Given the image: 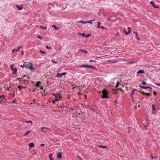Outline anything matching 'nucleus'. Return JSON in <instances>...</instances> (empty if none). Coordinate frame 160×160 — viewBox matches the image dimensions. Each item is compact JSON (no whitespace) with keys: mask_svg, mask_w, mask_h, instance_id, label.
I'll list each match as a JSON object with an SVG mask.
<instances>
[{"mask_svg":"<svg viewBox=\"0 0 160 160\" xmlns=\"http://www.w3.org/2000/svg\"><path fill=\"white\" fill-rule=\"evenodd\" d=\"M21 54L22 55H23L24 54V52L23 51H21Z\"/></svg>","mask_w":160,"mask_h":160,"instance_id":"52","label":"nucleus"},{"mask_svg":"<svg viewBox=\"0 0 160 160\" xmlns=\"http://www.w3.org/2000/svg\"><path fill=\"white\" fill-rule=\"evenodd\" d=\"M41 131L43 132H46L47 130H49V128L47 127H42L41 128Z\"/></svg>","mask_w":160,"mask_h":160,"instance_id":"6","label":"nucleus"},{"mask_svg":"<svg viewBox=\"0 0 160 160\" xmlns=\"http://www.w3.org/2000/svg\"><path fill=\"white\" fill-rule=\"evenodd\" d=\"M150 4L152 5L155 8H159V7L158 6H156L154 4V2H153V1H151L150 2Z\"/></svg>","mask_w":160,"mask_h":160,"instance_id":"9","label":"nucleus"},{"mask_svg":"<svg viewBox=\"0 0 160 160\" xmlns=\"http://www.w3.org/2000/svg\"><path fill=\"white\" fill-rule=\"evenodd\" d=\"M19 51V49H18V48L17 49H13L12 52L13 53H15V51H17V52H18Z\"/></svg>","mask_w":160,"mask_h":160,"instance_id":"29","label":"nucleus"},{"mask_svg":"<svg viewBox=\"0 0 160 160\" xmlns=\"http://www.w3.org/2000/svg\"><path fill=\"white\" fill-rule=\"evenodd\" d=\"M62 76V75H66L67 74V73L66 72H63L62 73H61Z\"/></svg>","mask_w":160,"mask_h":160,"instance_id":"40","label":"nucleus"},{"mask_svg":"<svg viewBox=\"0 0 160 160\" xmlns=\"http://www.w3.org/2000/svg\"><path fill=\"white\" fill-rule=\"evenodd\" d=\"M145 73V71L142 70H139L137 72V74L141 73V74H144Z\"/></svg>","mask_w":160,"mask_h":160,"instance_id":"11","label":"nucleus"},{"mask_svg":"<svg viewBox=\"0 0 160 160\" xmlns=\"http://www.w3.org/2000/svg\"><path fill=\"white\" fill-rule=\"evenodd\" d=\"M29 122H30L31 123V124H32V121H25V123H28Z\"/></svg>","mask_w":160,"mask_h":160,"instance_id":"25","label":"nucleus"},{"mask_svg":"<svg viewBox=\"0 0 160 160\" xmlns=\"http://www.w3.org/2000/svg\"><path fill=\"white\" fill-rule=\"evenodd\" d=\"M40 89L43 90V87H41Z\"/></svg>","mask_w":160,"mask_h":160,"instance_id":"54","label":"nucleus"},{"mask_svg":"<svg viewBox=\"0 0 160 160\" xmlns=\"http://www.w3.org/2000/svg\"><path fill=\"white\" fill-rule=\"evenodd\" d=\"M101 91H99V93H101Z\"/></svg>","mask_w":160,"mask_h":160,"instance_id":"58","label":"nucleus"},{"mask_svg":"<svg viewBox=\"0 0 160 160\" xmlns=\"http://www.w3.org/2000/svg\"><path fill=\"white\" fill-rule=\"evenodd\" d=\"M22 48V47H21V46H20L18 47V49H19H19H20V48Z\"/></svg>","mask_w":160,"mask_h":160,"instance_id":"49","label":"nucleus"},{"mask_svg":"<svg viewBox=\"0 0 160 160\" xmlns=\"http://www.w3.org/2000/svg\"><path fill=\"white\" fill-rule=\"evenodd\" d=\"M20 66L22 68H24V67L25 66V65L24 64H23V65H20Z\"/></svg>","mask_w":160,"mask_h":160,"instance_id":"44","label":"nucleus"},{"mask_svg":"<svg viewBox=\"0 0 160 160\" xmlns=\"http://www.w3.org/2000/svg\"><path fill=\"white\" fill-rule=\"evenodd\" d=\"M93 61H93V60H90V61H89V62H93Z\"/></svg>","mask_w":160,"mask_h":160,"instance_id":"55","label":"nucleus"},{"mask_svg":"<svg viewBox=\"0 0 160 160\" xmlns=\"http://www.w3.org/2000/svg\"><path fill=\"white\" fill-rule=\"evenodd\" d=\"M55 101H55V99L54 100L52 101V102H53V103H54Z\"/></svg>","mask_w":160,"mask_h":160,"instance_id":"53","label":"nucleus"},{"mask_svg":"<svg viewBox=\"0 0 160 160\" xmlns=\"http://www.w3.org/2000/svg\"><path fill=\"white\" fill-rule=\"evenodd\" d=\"M152 110L153 111V112H152V113L153 114V113H154L153 112H154L155 111V106L154 105H152Z\"/></svg>","mask_w":160,"mask_h":160,"instance_id":"14","label":"nucleus"},{"mask_svg":"<svg viewBox=\"0 0 160 160\" xmlns=\"http://www.w3.org/2000/svg\"><path fill=\"white\" fill-rule=\"evenodd\" d=\"M121 91H122V89H120Z\"/></svg>","mask_w":160,"mask_h":160,"instance_id":"60","label":"nucleus"},{"mask_svg":"<svg viewBox=\"0 0 160 160\" xmlns=\"http://www.w3.org/2000/svg\"><path fill=\"white\" fill-rule=\"evenodd\" d=\"M30 66L28 68L31 70H33L34 69V68L32 67V63L29 64Z\"/></svg>","mask_w":160,"mask_h":160,"instance_id":"10","label":"nucleus"},{"mask_svg":"<svg viewBox=\"0 0 160 160\" xmlns=\"http://www.w3.org/2000/svg\"><path fill=\"white\" fill-rule=\"evenodd\" d=\"M30 133V131H27L26 133H25V134H24V136H27L28 135L29 133Z\"/></svg>","mask_w":160,"mask_h":160,"instance_id":"28","label":"nucleus"},{"mask_svg":"<svg viewBox=\"0 0 160 160\" xmlns=\"http://www.w3.org/2000/svg\"><path fill=\"white\" fill-rule=\"evenodd\" d=\"M100 58V57H98L97 58Z\"/></svg>","mask_w":160,"mask_h":160,"instance_id":"61","label":"nucleus"},{"mask_svg":"<svg viewBox=\"0 0 160 160\" xmlns=\"http://www.w3.org/2000/svg\"><path fill=\"white\" fill-rule=\"evenodd\" d=\"M16 7L19 10H21L22 9V7H21L18 5H16Z\"/></svg>","mask_w":160,"mask_h":160,"instance_id":"20","label":"nucleus"},{"mask_svg":"<svg viewBox=\"0 0 160 160\" xmlns=\"http://www.w3.org/2000/svg\"><path fill=\"white\" fill-rule=\"evenodd\" d=\"M95 20V19L92 20H88L86 21L87 23H89L90 24H92V21H93Z\"/></svg>","mask_w":160,"mask_h":160,"instance_id":"13","label":"nucleus"},{"mask_svg":"<svg viewBox=\"0 0 160 160\" xmlns=\"http://www.w3.org/2000/svg\"><path fill=\"white\" fill-rule=\"evenodd\" d=\"M98 146L99 147L101 148H107V147L104 146L99 145H98Z\"/></svg>","mask_w":160,"mask_h":160,"instance_id":"17","label":"nucleus"},{"mask_svg":"<svg viewBox=\"0 0 160 160\" xmlns=\"http://www.w3.org/2000/svg\"><path fill=\"white\" fill-rule=\"evenodd\" d=\"M137 92V90L136 89H133L131 93L130 96L131 98V99L132 101L134 103V100L133 99V95L135 94Z\"/></svg>","mask_w":160,"mask_h":160,"instance_id":"4","label":"nucleus"},{"mask_svg":"<svg viewBox=\"0 0 160 160\" xmlns=\"http://www.w3.org/2000/svg\"><path fill=\"white\" fill-rule=\"evenodd\" d=\"M52 26L54 28L56 29V30H58V29H59V27H58V28H57L56 26L55 25H53Z\"/></svg>","mask_w":160,"mask_h":160,"instance_id":"27","label":"nucleus"},{"mask_svg":"<svg viewBox=\"0 0 160 160\" xmlns=\"http://www.w3.org/2000/svg\"><path fill=\"white\" fill-rule=\"evenodd\" d=\"M40 27L42 28V29H46V27H43L41 25L40 26Z\"/></svg>","mask_w":160,"mask_h":160,"instance_id":"39","label":"nucleus"},{"mask_svg":"<svg viewBox=\"0 0 160 160\" xmlns=\"http://www.w3.org/2000/svg\"><path fill=\"white\" fill-rule=\"evenodd\" d=\"M41 83V82H38V83L36 84V86L38 87H40V84Z\"/></svg>","mask_w":160,"mask_h":160,"instance_id":"21","label":"nucleus"},{"mask_svg":"<svg viewBox=\"0 0 160 160\" xmlns=\"http://www.w3.org/2000/svg\"><path fill=\"white\" fill-rule=\"evenodd\" d=\"M41 146H45V145L44 144H41Z\"/></svg>","mask_w":160,"mask_h":160,"instance_id":"56","label":"nucleus"},{"mask_svg":"<svg viewBox=\"0 0 160 160\" xmlns=\"http://www.w3.org/2000/svg\"><path fill=\"white\" fill-rule=\"evenodd\" d=\"M119 84H120L119 82H117V83H116V86H115V87L116 88H118V86L119 85Z\"/></svg>","mask_w":160,"mask_h":160,"instance_id":"26","label":"nucleus"},{"mask_svg":"<svg viewBox=\"0 0 160 160\" xmlns=\"http://www.w3.org/2000/svg\"><path fill=\"white\" fill-rule=\"evenodd\" d=\"M52 95L55 96L56 99L55 101H58L61 99L62 96L61 93H57L56 94L53 93Z\"/></svg>","mask_w":160,"mask_h":160,"instance_id":"1","label":"nucleus"},{"mask_svg":"<svg viewBox=\"0 0 160 160\" xmlns=\"http://www.w3.org/2000/svg\"><path fill=\"white\" fill-rule=\"evenodd\" d=\"M85 96V97H87V96H86V95H85V96Z\"/></svg>","mask_w":160,"mask_h":160,"instance_id":"59","label":"nucleus"},{"mask_svg":"<svg viewBox=\"0 0 160 160\" xmlns=\"http://www.w3.org/2000/svg\"><path fill=\"white\" fill-rule=\"evenodd\" d=\"M14 65H10V68L12 70V72L14 73H16V72L17 71V69L15 67H14Z\"/></svg>","mask_w":160,"mask_h":160,"instance_id":"5","label":"nucleus"},{"mask_svg":"<svg viewBox=\"0 0 160 160\" xmlns=\"http://www.w3.org/2000/svg\"><path fill=\"white\" fill-rule=\"evenodd\" d=\"M139 86L141 88L144 89L148 88L149 89V91H150L151 92V91L152 90V88H151L148 86H143L141 85H140Z\"/></svg>","mask_w":160,"mask_h":160,"instance_id":"7","label":"nucleus"},{"mask_svg":"<svg viewBox=\"0 0 160 160\" xmlns=\"http://www.w3.org/2000/svg\"><path fill=\"white\" fill-rule=\"evenodd\" d=\"M16 102V101L15 100H14L12 102V103H15Z\"/></svg>","mask_w":160,"mask_h":160,"instance_id":"47","label":"nucleus"},{"mask_svg":"<svg viewBox=\"0 0 160 160\" xmlns=\"http://www.w3.org/2000/svg\"><path fill=\"white\" fill-rule=\"evenodd\" d=\"M35 90H36V89H35V88L34 89H33V92H34V91H35Z\"/></svg>","mask_w":160,"mask_h":160,"instance_id":"57","label":"nucleus"},{"mask_svg":"<svg viewBox=\"0 0 160 160\" xmlns=\"http://www.w3.org/2000/svg\"><path fill=\"white\" fill-rule=\"evenodd\" d=\"M1 101H0V103H1Z\"/></svg>","mask_w":160,"mask_h":160,"instance_id":"63","label":"nucleus"},{"mask_svg":"<svg viewBox=\"0 0 160 160\" xmlns=\"http://www.w3.org/2000/svg\"><path fill=\"white\" fill-rule=\"evenodd\" d=\"M100 28H102V29H104L105 28L103 26H100Z\"/></svg>","mask_w":160,"mask_h":160,"instance_id":"46","label":"nucleus"},{"mask_svg":"<svg viewBox=\"0 0 160 160\" xmlns=\"http://www.w3.org/2000/svg\"><path fill=\"white\" fill-rule=\"evenodd\" d=\"M142 93L143 94L146 95L148 96H150V93H146L143 92V91H142Z\"/></svg>","mask_w":160,"mask_h":160,"instance_id":"12","label":"nucleus"},{"mask_svg":"<svg viewBox=\"0 0 160 160\" xmlns=\"http://www.w3.org/2000/svg\"><path fill=\"white\" fill-rule=\"evenodd\" d=\"M26 63L25 64V67L28 68L30 66L29 64H30V63H28L27 64H26V63Z\"/></svg>","mask_w":160,"mask_h":160,"instance_id":"24","label":"nucleus"},{"mask_svg":"<svg viewBox=\"0 0 160 160\" xmlns=\"http://www.w3.org/2000/svg\"><path fill=\"white\" fill-rule=\"evenodd\" d=\"M80 50L82 52L84 53H87L88 52V51L86 50H84L83 49H81Z\"/></svg>","mask_w":160,"mask_h":160,"instance_id":"31","label":"nucleus"},{"mask_svg":"<svg viewBox=\"0 0 160 160\" xmlns=\"http://www.w3.org/2000/svg\"><path fill=\"white\" fill-rule=\"evenodd\" d=\"M51 61L52 62H54V63H57V62L55 61L54 60H51Z\"/></svg>","mask_w":160,"mask_h":160,"instance_id":"38","label":"nucleus"},{"mask_svg":"<svg viewBox=\"0 0 160 160\" xmlns=\"http://www.w3.org/2000/svg\"><path fill=\"white\" fill-rule=\"evenodd\" d=\"M157 1H158V0H156Z\"/></svg>","mask_w":160,"mask_h":160,"instance_id":"62","label":"nucleus"},{"mask_svg":"<svg viewBox=\"0 0 160 160\" xmlns=\"http://www.w3.org/2000/svg\"><path fill=\"white\" fill-rule=\"evenodd\" d=\"M40 52L42 53V54H45V51H42V50H40Z\"/></svg>","mask_w":160,"mask_h":160,"instance_id":"33","label":"nucleus"},{"mask_svg":"<svg viewBox=\"0 0 160 160\" xmlns=\"http://www.w3.org/2000/svg\"><path fill=\"white\" fill-rule=\"evenodd\" d=\"M85 67L87 68L92 69H95L96 68H95L94 66L93 65L91 66L88 65H81L80 67Z\"/></svg>","mask_w":160,"mask_h":160,"instance_id":"3","label":"nucleus"},{"mask_svg":"<svg viewBox=\"0 0 160 160\" xmlns=\"http://www.w3.org/2000/svg\"><path fill=\"white\" fill-rule=\"evenodd\" d=\"M153 94H154V95H156V92H153Z\"/></svg>","mask_w":160,"mask_h":160,"instance_id":"51","label":"nucleus"},{"mask_svg":"<svg viewBox=\"0 0 160 160\" xmlns=\"http://www.w3.org/2000/svg\"><path fill=\"white\" fill-rule=\"evenodd\" d=\"M101 24V22L100 21H98V25H97V27L98 28H100V25Z\"/></svg>","mask_w":160,"mask_h":160,"instance_id":"30","label":"nucleus"},{"mask_svg":"<svg viewBox=\"0 0 160 160\" xmlns=\"http://www.w3.org/2000/svg\"><path fill=\"white\" fill-rule=\"evenodd\" d=\"M23 77L24 78H27L28 79L29 78H28V76H26V75H24V76H23Z\"/></svg>","mask_w":160,"mask_h":160,"instance_id":"37","label":"nucleus"},{"mask_svg":"<svg viewBox=\"0 0 160 160\" xmlns=\"http://www.w3.org/2000/svg\"><path fill=\"white\" fill-rule=\"evenodd\" d=\"M78 22L79 23H82L83 24H86V21H82V20H80V21H78Z\"/></svg>","mask_w":160,"mask_h":160,"instance_id":"19","label":"nucleus"},{"mask_svg":"<svg viewBox=\"0 0 160 160\" xmlns=\"http://www.w3.org/2000/svg\"><path fill=\"white\" fill-rule=\"evenodd\" d=\"M29 146L31 147H33L34 146V143L31 142L29 143Z\"/></svg>","mask_w":160,"mask_h":160,"instance_id":"15","label":"nucleus"},{"mask_svg":"<svg viewBox=\"0 0 160 160\" xmlns=\"http://www.w3.org/2000/svg\"><path fill=\"white\" fill-rule=\"evenodd\" d=\"M124 33H125V34L127 35H128V34H129V33H131L130 32V31H128V32H127L126 31L125 29H124Z\"/></svg>","mask_w":160,"mask_h":160,"instance_id":"16","label":"nucleus"},{"mask_svg":"<svg viewBox=\"0 0 160 160\" xmlns=\"http://www.w3.org/2000/svg\"><path fill=\"white\" fill-rule=\"evenodd\" d=\"M18 88H19V90H21V88H23V87L22 86H18Z\"/></svg>","mask_w":160,"mask_h":160,"instance_id":"32","label":"nucleus"},{"mask_svg":"<svg viewBox=\"0 0 160 160\" xmlns=\"http://www.w3.org/2000/svg\"><path fill=\"white\" fill-rule=\"evenodd\" d=\"M37 37L38 38H39L40 39H42V37H41V36H37Z\"/></svg>","mask_w":160,"mask_h":160,"instance_id":"41","label":"nucleus"},{"mask_svg":"<svg viewBox=\"0 0 160 160\" xmlns=\"http://www.w3.org/2000/svg\"><path fill=\"white\" fill-rule=\"evenodd\" d=\"M56 76L57 77H60V78H61L62 76L61 73H57L56 75Z\"/></svg>","mask_w":160,"mask_h":160,"instance_id":"18","label":"nucleus"},{"mask_svg":"<svg viewBox=\"0 0 160 160\" xmlns=\"http://www.w3.org/2000/svg\"><path fill=\"white\" fill-rule=\"evenodd\" d=\"M91 36V35L90 34H88L87 35H85V37L86 38H88L89 37H90V36Z\"/></svg>","mask_w":160,"mask_h":160,"instance_id":"35","label":"nucleus"},{"mask_svg":"<svg viewBox=\"0 0 160 160\" xmlns=\"http://www.w3.org/2000/svg\"><path fill=\"white\" fill-rule=\"evenodd\" d=\"M155 158H156V156L155 157Z\"/></svg>","mask_w":160,"mask_h":160,"instance_id":"64","label":"nucleus"},{"mask_svg":"<svg viewBox=\"0 0 160 160\" xmlns=\"http://www.w3.org/2000/svg\"><path fill=\"white\" fill-rule=\"evenodd\" d=\"M46 48H48V49H50L51 48L50 47H48V46H46Z\"/></svg>","mask_w":160,"mask_h":160,"instance_id":"45","label":"nucleus"},{"mask_svg":"<svg viewBox=\"0 0 160 160\" xmlns=\"http://www.w3.org/2000/svg\"><path fill=\"white\" fill-rule=\"evenodd\" d=\"M133 33L135 34H136V38H137V39L138 40H139V39L138 38V33L136 32H133Z\"/></svg>","mask_w":160,"mask_h":160,"instance_id":"22","label":"nucleus"},{"mask_svg":"<svg viewBox=\"0 0 160 160\" xmlns=\"http://www.w3.org/2000/svg\"><path fill=\"white\" fill-rule=\"evenodd\" d=\"M128 31H130V32H131V28L130 27H128Z\"/></svg>","mask_w":160,"mask_h":160,"instance_id":"43","label":"nucleus"},{"mask_svg":"<svg viewBox=\"0 0 160 160\" xmlns=\"http://www.w3.org/2000/svg\"><path fill=\"white\" fill-rule=\"evenodd\" d=\"M108 91L105 89H104L102 91V98H108Z\"/></svg>","mask_w":160,"mask_h":160,"instance_id":"2","label":"nucleus"},{"mask_svg":"<svg viewBox=\"0 0 160 160\" xmlns=\"http://www.w3.org/2000/svg\"><path fill=\"white\" fill-rule=\"evenodd\" d=\"M142 84L143 85H145L146 84V83L145 81H143L142 82Z\"/></svg>","mask_w":160,"mask_h":160,"instance_id":"36","label":"nucleus"},{"mask_svg":"<svg viewBox=\"0 0 160 160\" xmlns=\"http://www.w3.org/2000/svg\"><path fill=\"white\" fill-rule=\"evenodd\" d=\"M151 158L152 159H153L154 158V157L152 155H151Z\"/></svg>","mask_w":160,"mask_h":160,"instance_id":"50","label":"nucleus"},{"mask_svg":"<svg viewBox=\"0 0 160 160\" xmlns=\"http://www.w3.org/2000/svg\"><path fill=\"white\" fill-rule=\"evenodd\" d=\"M79 34L80 35H82V36H84V37H85V36L86 35L84 33H82V34H81V33H79Z\"/></svg>","mask_w":160,"mask_h":160,"instance_id":"34","label":"nucleus"},{"mask_svg":"<svg viewBox=\"0 0 160 160\" xmlns=\"http://www.w3.org/2000/svg\"><path fill=\"white\" fill-rule=\"evenodd\" d=\"M49 158L50 160H54L52 157L51 154H50L49 155Z\"/></svg>","mask_w":160,"mask_h":160,"instance_id":"23","label":"nucleus"},{"mask_svg":"<svg viewBox=\"0 0 160 160\" xmlns=\"http://www.w3.org/2000/svg\"><path fill=\"white\" fill-rule=\"evenodd\" d=\"M3 97H4V95H2V96H0V99L2 98H3Z\"/></svg>","mask_w":160,"mask_h":160,"instance_id":"48","label":"nucleus"},{"mask_svg":"<svg viewBox=\"0 0 160 160\" xmlns=\"http://www.w3.org/2000/svg\"><path fill=\"white\" fill-rule=\"evenodd\" d=\"M62 157V152H58L57 153V158L58 159H60Z\"/></svg>","mask_w":160,"mask_h":160,"instance_id":"8","label":"nucleus"},{"mask_svg":"<svg viewBox=\"0 0 160 160\" xmlns=\"http://www.w3.org/2000/svg\"><path fill=\"white\" fill-rule=\"evenodd\" d=\"M155 84L157 86H160V84L159 83H156Z\"/></svg>","mask_w":160,"mask_h":160,"instance_id":"42","label":"nucleus"}]
</instances>
